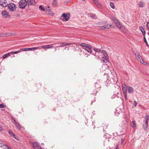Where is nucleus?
<instances>
[{"label": "nucleus", "mask_w": 149, "mask_h": 149, "mask_svg": "<svg viewBox=\"0 0 149 149\" xmlns=\"http://www.w3.org/2000/svg\"><path fill=\"white\" fill-rule=\"evenodd\" d=\"M102 61L104 63H107L109 61V56L108 55L102 57Z\"/></svg>", "instance_id": "10"}, {"label": "nucleus", "mask_w": 149, "mask_h": 149, "mask_svg": "<svg viewBox=\"0 0 149 149\" xmlns=\"http://www.w3.org/2000/svg\"><path fill=\"white\" fill-rule=\"evenodd\" d=\"M4 146L6 148H7V149H11L9 146H8L7 145H3V146Z\"/></svg>", "instance_id": "36"}, {"label": "nucleus", "mask_w": 149, "mask_h": 149, "mask_svg": "<svg viewBox=\"0 0 149 149\" xmlns=\"http://www.w3.org/2000/svg\"><path fill=\"white\" fill-rule=\"evenodd\" d=\"M2 130H3L2 126L1 125H0V131H1Z\"/></svg>", "instance_id": "43"}, {"label": "nucleus", "mask_w": 149, "mask_h": 149, "mask_svg": "<svg viewBox=\"0 0 149 149\" xmlns=\"http://www.w3.org/2000/svg\"><path fill=\"white\" fill-rule=\"evenodd\" d=\"M70 44H71L70 43L63 42L62 43V45H61V47H63L68 45H69Z\"/></svg>", "instance_id": "22"}, {"label": "nucleus", "mask_w": 149, "mask_h": 149, "mask_svg": "<svg viewBox=\"0 0 149 149\" xmlns=\"http://www.w3.org/2000/svg\"><path fill=\"white\" fill-rule=\"evenodd\" d=\"M143 39H144V42H145L146 43V45H147V46H148V43L146 40V38L145 36H144L143 37Z\"/></svg>", "instance_id": "35"}, {"label": "nucleus", "mask_w": 149, "mask_h": 149, "mask_svg": "<svg viewBox=\"0 0 149 149\" xmlns=\"http://www.w3.org/2000/svg\"><path fill=\"white\" fill-rule=\"evenodd\" d=\"M93 2L95 3L98 7H100L101 6V5L100 4L99 2L97 0H95L93 1Z\"/></svg>", "instance_id": "19"}, {"label": "nucleus", "mask_w": 149, "mask_h": 149, "mask_svg": "<svg viewBox=\"0 0 149 149\" xmlns=\"http://www.w3.org/2000/svg\"><path fill=\"white\" fill-rule=\"evenodd\" d=\"M88 44H85L84 43H81V46L82 47H86V46L87 45H88Z\"/></svg>", "instance_id": "32"}, {"label": "nucleus", "mask_w": 149, "mask_h": 149, "mask_svg": "<svg viewBox=\"0 0 149 149\" xmlns=\"http://www.w3.org/2000/svg\"><path fill=\"white\" fill-rule=\"evenodd\" d=\"M47 8H49V6H48Z\"/></svg>", "instance_id": "52"}, {"label": "nucleus", "mask_w": 149, "mask_h": 149, "mask_svg": "<svg viewBox=\"0 0 149 149\" xmlns=\"http://www.w3.org/2000/svg\"><path fill=\"white\" fill-rule=\"evenodd\" d=\"M139 29H140V30L141 32L142 33L143 35L144 36L146 34V32L143 27L142 26H140L139 27Z\"/></svg>", "instance_id": "20"}, {"label": "nucleus", "mask_w": 149, "mask_h": 149, "mask_svg": "<svg viewBox=\"0 0 149 149\" xmlns=\"http://www.w3.org/2000/svg\"><path fill=\"white\" fill-rule=\"evenodd\" d=\"M110 25V27H113L114 26L112 24H109Z\"/></svg>", "instance_id": "45"}, {"label": "nucleus", "mask_w": 149, "mask_h": 149, "mask_svg": "<svg viewBox=\"0 0 149 149\" xmlns=\"http://www.w3.org/2000/svg\"><path fill=\"white\" fill-rule=\"evenodd\" d=\"M92 47L91 45L88 44V45L86 46V47H85L84 48V49L86 50L88 52L91 53L92 54H93L94 53L92 51Z\"/></svg>", "instance_id": "7"}, {"label": "nucleus", "mask_w": 149, "mask_h": 149, "mask_svg": "<svg viewBox=\"0 0 149 149\" xmlns=\"http://www.w3.org/2000/svg\"><path fill=\"white\" fill-rule=\"evenodd\" d=\"M3 146V145L1 143H0V147Z\"/></svg>", "instance_id": "44"}, {"label": "nucleus", "mask_w": 149, "mask_h": 149, "mask_svg": "<svg viewBox=\"0 0 149 149\" xmlns=\"http://www.w3.org/2000/svg\"><path fill=\"white\" fill-rule=\"evenodd\" d=\"M137 105V103L136 102V101H134V106L135 107Z\"/></svg>", "instance_id": "41"}, {"label": "nucleus", "mask_w": 149, "mask_h": 149, "mask_svg": "<svg viewBox=\"0 0 149 149\" xmlns=\"http://www.w3.org/2000/svg\"><path fill=\"white\" fill-rule=\"evenodd\" d=\"M8 132L9 134L10 135L13 136L14 138H15L16 139V138L15 137V135L14 134V133L11 131H10V130H9Z\"/></svg>", "instance_id": "24"}, {"label": "nucleus", "mask_w": 149, "mask_h": 149, "mask_svg": "<svg viewBox=\"0 0 149 149\" xmlns=\"http://www.w3.org/2000/svg\"><path fill=\"white\" fill-rule=\"evenodd\" d=\"M83 1H86V0H82Z\"/></svg>", "instance_id": "49"}, {"label": "nucleus", "mask_w": 149, "mask_h": 149, "mask_svg": "<svg viewBox=\"0 0 149 149\" xmlns=\"http://www.w3.org/2000/svg\"><path fill=\"white\" fill-rule=\"evenodd\" d=\"M131 125L133 127H135L136 126V124L134 121H132L131 123Z\"/></svg>", "instance_id": "21"}, {"label": "nucleus", "mask_w": 149, "mask_h": 149, "mask_svg": "<svg viewBox=\"0 0 149 149\" xmlns=\"http://www.w3.org/2000/svg\"><path fill=\"white\" fill-rule=\"evenodd\" d=\"M145 3H144L142 2H140L139 3V7H143Z\"/></svg>", "instance_id": "25"}, {"label": "nucleus", "mask_w": 149, "mask_h": 149, "mask_svg": "<svg viewBox=\"0 0 149 149\" xmlns=\"http://www.w3.org/2000/svg\"><path fill=\"white\" fill-rule=\"evenodd\" d=\"M149 118V116L148 114H146L145 118V120L144 121L145 123L143 125V128L146 131H147L148 128Z\"/></svg>", "instance_id": "2"}, {"label": "nucleus", "mask_w": 149, "mask_h": 149, "mask_svg": "<svg viewBox=\"0 0 149 149\" xmlns=\"http://www.w3.org/2000/svg\"><path fill=\"white\" fill-rule=\"evenodd\" d=\"M28 5L29 6L31 5H35L36 2L35 0H28Z\"/></svg>", "instance_id": "9"}, {"label": "nucleus", "mask_w": 149, "mask_h": 149, "mask_svg": "<svg viewBox=\"0 0 149 149\" xmlns=\"http://www.w3.org/2000/svg\"><path fill=\"white\" fill-rule=\"evenodd\" d=\"M54 44L52 45H44L42 46V47L43 49H49L50 48H52L53 47L52 46V45H54Z\"/></svg>", "instance_id": "14"}, {"label": "nucleus", "mask_w": 149, "mask_h": 149, "mask_svg": "<svg viewBox=\"0 0 149 149\" xmlns=\"http://www.w3.org/2000/svg\"><path fill=\"white\" fill-rule=\"evenodd\" d=\"M8 8L10 11H15L16 8V5L13 3H10L8 5Z\"/></svg>", "instance_id": "4"}, {"label": "nucleus", "mask_w": 149, "mask_h": 149, "mask_svg": "<svg viewBox=\"0 0 149 149\" xmlns=\"http://www.w3.org/2000/svg\"><path fill=\"white\" fill-rule=\"evenodd\" d=\"M13 33H5V36H10L12 35L13 34Z\"/></svg>", "instance_id": "29"}, {"label": "nucleus", "mask_w": 149, "mask_h": 149, "mask_svg": "<svg viewBox=\"0 0 149 149\" xmlns=\"http://www.w3.org/2000/svg\"><path fill=\"white\" fill-rule=\"evenodd\" d=\"M6 105L2 104H0V108H3L5 107Z\"/></svg>", "instance_id": "34"}, {"label": "nucleus", "mask_w": 149, "mask_h": 149, "mask_svg": "<svg viewBox=\"0 0 149 149\" xmlns=\"http://www.w3.org/2000/svg\"><path fill=\"white\" fill-rule=\"evenodd\" d=\"M11 54V53L9 52V53H8L7 54H6L4 55L3 56V58H6L7 57H8V56L10 55Z\"/></svg>", "instance_id": "26"}, {"label": "nucleus", "mask_w": 149, "mask_h": 149, "mask_svg": "<svg viewBox=\"0 0 149 149\" xmlns=\"http://www.w3.org/2000/svg\"><path fill=\"white\" fill-rule=\"evenodd\" d=\"M20 52V51H17L12 52H10V53H13L14 54H17L18 53Z\"/></svg>", "instance_id": "33"}, {"label": "nucleus", "mask_w": 149, "mask_h": 149, "mask_svg": "<svg viewBox=\"0 0 149 149\" xmlns=\"http://www.w3.org/2000/svg\"><path fill=\"white\" fill-rule=\"evenodd\" d=\"M0 5L3 7H6L8 4L6 0H0Z\"/></svg>", "instance_id": "8"}, {"label": "nucleus", "mask_w": 149, "mask_h": 149, "mask_svg": "<svg viewBox=\"0 0 149 149\" xmlns=\"http://www.w3.org/2000/svg\"><path fill=\"white\" fill-rule=\"evenodd\" d=\"M135 55L138 59L140 61V63L144 65H147L148 63L144 61L140 56L139 53L136 51L134 52Z\"/></svg>", "instance_id": "1"}, {"label": "nucleus", "mask_w": 149, "mask_h": 149, "mask_svg": "<svg viewBox=\"0 0 149 149\" xmlns=\"http://www.w3.org/2000/svg\"><path fill=\"white\" fill-rule=\"evenodd\" d=\"M31 48H21L20 49L22 51H28L31 50Z\"/></svg>", "instance_id": "23"}, {"label": "nucleus", "mask_w": 149, "mask_h": 149, "mask_svg": "<svg viewBox=\"0 0 149 149\" xmlns=\"http://www.w3.org/2000/svg\"><path fill=\"white\" fill-rule=\"evenodd\" d=\"M111 18L112 20L116 24H117L119 22L118 20L115 17H114L113 16H112L111 17Z\"/></svg>", "instance_id": "16"}, {"label": "nucleus", "mask_w": 149, "mask_h": 149, "mask_svg": "<svg viewBox=\"0 0 149 149\" xmlns=\"http://www.w3.org/2000/svg\"><path fill=\"white\" fill-rule=\"evenodd\" d=\"M1 14L3 18H5L8 17V13L6 10H3L1 12Z\"/></svg>", "instance_id": "11"}, {"label": "nucleus", "mask_w": 149, "mask_h": 149, "mask_svg": "<svg viewBox=\"0 0 149 149\" xmlns=\"http://www.w3.org/2000/svg\"><path fill=\"white\" fill-rule=\"evenodd\" d=\"M39 8L41 10L43 11H45V9L42 5H40L39 6Z\"/></svg>", "instance_id": "28"}, {"label": "nucleus", "mask_w": 149, "mask_h": 149, "mask_svg": "<svg viewBox=\"0 0 149 149\" xmlns=\"http://www.w3.org/2000/svg\"><path fill=\"white\" fill-rule=\"evenodd\" d=\"M14 122L15 123V125L17 126V127L19 129V130H20L21 127L19 124L18 123L16 122L15 120H14Z\"/></svg>", "instance_id": "18"}, {"label": "nucleus", "mask_w": 149, "mask_h": 149, "mask_svg": "<svg viewBox=\"0 0 149 149\" xmlns=\"http://www.w3.org/2000/svg\"><path fill=\"white\" fill-rule=\"evenodd\" d=\"M116 25L118 28L119 29L123 31V29H124V27L121 24L120 22H119Z\"/></svg>", "instance_id": "15"}, {"label": "nucleus", "mask_w": 149, "mask_h": 149, "mask_svg": "<svg viewBox=\"0 0 149 149\" xmlns=\"http://www.w3.org/2000/svg\"><path fill=\"white\" fill-rule=\"evenodd\" d=\"M28 5L27 1L25 0H21L19 3V6L20 8H24Z\"/></svg>", "instance_id": "3"}, {"label": "nucleus", "mask_w": 149, "mask_h": 149, "mask_svg": "<svg viewBox=\"0 0 149 149\" xmlns=\"http://www.w3.org/2000/svg\"><path fill=\"white\" fill-rule=\"evenodd\" d=\"M91 17L93 19H95L97 18V16L95 15H91Z\"/></svg>", "instance_id": "31"}, {"label": "nucleus", "mask_w": 149, "mask_h": 149, "mask_svg": "<svg viewBox=\"0 0 149 149\" xmlns=\"http://www.w3.org/2000/svg\"><path fill=\"white\" fill-rule=\"evenodd\" d=\"M124 97L126 100H127V93H123Z\"/></svg>", "instance_id": "37"}, {"label": "nucleus", "mask_w": 149, "mask_h": 149, "mask_svg": "<svg viewBox=\"0 0 149 149\" xmlns=\"http://www.w3.org/2000/svg\"><path fill=\"white\" fill-rule=\"evenodd\" d=\"M127 87L126 86L123 84L122 85V87L123 93H127Z\"/></svg>", "instance_id": "13"}, {"label": "nucleus", "mask_w": 149, "mask_h": 149, "mask_svg": "<svg viewBox=\"0 0 149 149\" xmlns=\"http://www.w3.org/2000/svg\"><path fill=\"white\" fill-rule=\"evenodd\" d=\"M0 36H5V34L0 33Z\"/></svg>", "instance_id": "40"}, {"label": "nucleus", "mask_w": 149, "mask_h": 149, "mask_svg": "<svg viewBox=\"0 0 149 149\" xmlns=\"http://www.w3.org/2000/svg\"><path fill=\"white\" fill-rule=\"evenodd\" d=\"M93 1H95V0H92Z\"/></svg>", "instance_id": "53"}, {"label": "nucleus", "mask_w": 149, "mask_h": 149, "mask_svg": "<svg viewBox=\"0 0 149 149\" xmlns=\"http://www.w3.org/2000/svg\"><path fill=\"white\" fill-rule=\"evenodd\" d=\"M38 149H42V148L40 147L38 148Z\"/></svg>", "instance_id": "47"}, {"label": "nucleus", "mask_w": 149, "mask_h": 149, "mask_svg": "<svg viewBox=\"0 0 149 149\" xmlns=\"http://www.w3.org/2000/svg\"><path fill=\"white\" fill-rule=\"evenodd\" d=\"M110 6H111V7L113 8V9H114V7H115V6H114V5L113 3H112V2H110Z\"/></svg>", "instance_id": "30"}, {"label": "nucleus", "mask_w": 149, "mask_h": 149, "mask_svg": "<svg viewBox=\"0 0 149 149\" xmlns=\"http://www.w3.org/2000/svg\"><path fill=\"white\" fill-rule=\"evenodd\" d=\"M67 48V50L69 49V48L68 47V48L65 47V48L64 49H66Z\"/></svg>", "instance_id": "46"}, {"label": "nucleus", "mask_w": 149, "mask_h": 149, "mask_svg": "<svg viewBox=\"0 0 149 149\" xmlns=\"http://www.w3.org/2000/svg\"><path fill=\"white\" fill-rule=\"evenodd\" d=\"M55 2H53V5H55Z\"/></svg>", "instance_id": "48"}, {"label": "nucleus", "mask_w": 149, "mask_h": 149, "mask_svg": "<svg viewBox=\"0 0 149 149\" xmlns=\"http://www.w3.org/2000/svg\"><path fill=\"white\" fill-rule=\"evenodd\" d=\"M32 145L34 148H39L40 147V144L37 142H34L33 143Z\"/></svg>", "instance_id": "12"}, {"label": "nucleus", "mask_w": 149, "mask_h": 149, "mask_svg": "<svg viewBox=\"0 0 149 149\" xmlns=\"http://www.w3.org/2000/svg\"><path fill=\"white\" fill-rule=\"evenodd\" d=\"M147 28L149 29V22H148L147 23Z\"/></svg>", "instance_id": "42"}, {"label": "nucleus", "mask_w": 149, "mask_h": 149, "mask_svg": "<svg viewBox=\"0 0 149 149\" xmlns=\"http://www.w3.org/2000/svg\"><path fill=\"white\" fill-rule=\"evenodd\" d=\"M124 141H125V139L124 138L123 139H121V144H123L124 143Z\"/></svg>", "instance_id": "38"}, {"label": "nucleus", "mask_w": 149, "mask_h": 149, "mask_svg": "<svg viewBox=\"0 0 149 149\" xmlns=\"http://www.w3.org/2000/svg\"><path fill=\"white\" fill-rule=\"evenodd\" d=\"M127 89L128 92L130 93H132L134 90L133 88L131 87L128 86Z\"/></svg>", "instance_id": "17"}, {"label": "nucleus", "mask_w": 149, "mask_h": 149, "mask_svg": "<svg viewBox=\"0 0 149 149\" xmlns=\"http://www.w3.org/2000/svg\"><path fill=\"white\" fill-rule=\"evenodd\" d=\"M94 50L95 52V54L94 55L96 56L97 52H101V53L103 54L104 56L106 55H107V54L106 52L104 50H102L101 49H96V48H94Z\"/></svg>", "instance_id": "5"}, {"label": "nucleus", "mask_w": 149, "mask_h": 149, "mask_svg": "<svg viewBox=\"0 0 149 149\" xmlns=\"http://www.w3.org/2000/svg\"><path fill=\"white\" fill-rule=\"evenodd\" d=\"M62 16L63 17L62 20L63 21H67L70 19V15L68 13L66 14L65 13H63L62 14Z\"/></svg>", "instance_id": "6"}, {"label": "nucleus", "mask_w": 149, "mask_h": 149, "mask_svg": "<svg viewBox=\"0 0 149 149\" xmlns=\"http://www.w3.org/2000/svg\"><path fill=\"white\" fill-rule=\"evenodd\" d=\"M50 10V9H49L48 10L49 11Z\"/></svg>", "instance_id": "51"}, {"label": "nucleus", "mask_w": 149, "mask_h": 149, "mask_svg": "<svg viewBox=\"0 0 149 149\" xmlns=\"http://www.w3.org/2000/svg\"><path fill=\"white\" fill-rule=\"evenodd\" d=\"M31 48V50H36L38 48L37 47H32Z\"/></svg>", "instance_id": "39"}, {"label": "nucleus", "mask_w": 149, "mask_h": 149, "mask_svg": "<svg viewBox=\"0 0 149 149\" xmlns=\"http://www.w3.org/2000/svg\"><path fill=\"white\" fill-rule=\"evenodd\" d=\"M110 26L109 24H107L104 26L103 27L104 29H109Z\"/></svg>", "instance_id": "27"}, {"label": "nucleus", "mask_w": 149, "mask_h": 149, "mask_svg": "<svg viewBox=\"0 0 149 149\" xmlns=\"http://www.w3.org/2000/svg\"><path fill=\"white\" fill-rule=\"evenodd\" d=\"M61 47V46H58V47Z\"/></svg>", "instance_id": "50"}]
</instances>
